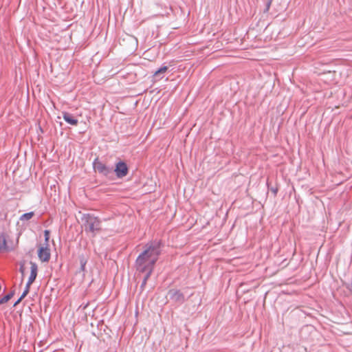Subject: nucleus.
Here are the masks:
<instances>
[{
    "instance_id": "nucleus-4",
    "label": "nucleus",
    "mask_w": 352,
    "mask_h": 352,
    "mask_svg": "<svg viewBox=\"0 0 352 352\" xmlns=\"http://www.w3.org/2000/svg\"><path fill=\"white\" fill-rule=\"evenodd\" d=\"M92 165L96 172L106 177H109L113 174V167L106 165L98 157L93 161Z\"/></svg>"
},
{
    "instance_id": "nucleus-21",
    "label": "nucleus",
    "mask_w": 352,
    "mask_h": 352,
    "mask_svg": "<svg viewBox=\"0 0 352 352\" xmlns=\"http://www.w3.org/2000/svg\"><path fill=\"white\" fill-rule=\"evenodd\" d=\"M349 290L352 292V280H351V284H350V285H349Z\"/></svg>"
},
{
    "instance_id": "nucleus-12",
    "label": "nucleus",
    "mask_w": 352,
    "mask_h": 352,
    "mask_svg": "<svg viewBox=\"0 0 352 352\" xmlns=\"http://www.w3.org/2000/svg\"><path fill=\"white\" fill-rule=\"evenodd\" d=\"M14 294V291H11L10 293L0 298V305L7 302L10 300Z\"/></svg>"
},
{
    "instance_id": "nucleus-2",
    "label": "nucleus",
    "mask_w": 352,
    "mask_h": 352,
    "mask_svg": "<svg viewBox=\"0 0 352 352\" xmlns=\"http://www.w3.org/2000/svg\"><path fill=\"white\" fill-rule=\"evenodd\" d=\"M146 253L147 251H143L136 258L135 267L140 273L153 272L155 263L149 258Z\"/></svg>"
},
{
    "instance_id": "nucleus-18",
    "label": "nucleus",
    "mask_w": 352,
    "mask_h": 352,
    "mask_svg": "<svg viewBox=\"0 0 352 352\" xmlns=\"http://www.w3.org/2000/svg\"><path fill=\"white\" fill-rule=\"evenodd\" d=\"M273 0H267L266 3L265 11L267 12L271 6Z\"/></svg>"
},
{
    "instance_id": "nucleus-22",
    "label": "nucleus",
    "mask_w": 352,
    "mask_h": 352,
    "mask_svg": "<svg viewBox=\"0 0 352 352\" xmlns=\"http://www.w3.org/2000/svg\"><path fill=\"white\" fill-rule=\"evenodd\" d=\"M20 271H21V273H23V266H21L20 267Z\"/></svg>"
},
{
    "instance_id": "nucleus-1",
    "label": "nucleus",
    "mask_w": 352,
    "mask_h": 352,
    "mask_svg": "<svg viewBox=\"0 0 352 352\" xmlns=\"http://www.w3.org/2000/svg\"><path fill=\"white\" fill-rule=\"evenodd\" d=\"M82 226L86 232H91L93 236L96 235V232L100 230L101 221L91 214H84L81 217Z\"/></svg>"
},
{
    "instance_id": "nucleus-19",
    "label": "nucleus",
    "mask_w": 352,
    "mask_h": 352,
    "mask_svg": "<svg viewBox=\"0 0 352 352\" xmlns=\"http://www.w3.org/2000/svg\"><path fill=\"white\" fill-rule=\"evenodd\" d=\"M24 298H22V296L21 295V296L18 298V300L14 303V307H16L18 304H19L21 302V301Z\"/></svg>"
},
{
    "instance_id": "nucleus-13",
    "label": "nucleus",
    "mask_w": 352,
    "mask_h": 352,
    "mask_svg": "<svg viewBox=\"0 0 352 352\" xmlns=\"http://www.w3.org/2000/svg\"><path fill=\"white\" fill-rule=\"evenodd\" d=\"M34 215V212H29L24 213L20 217V220L21 221H28V220L30 219Z\"/></svg>"
},
{
    "instance_id": "nucleus-15",
    "label": "nucleus",
    "mask_w": 352,
    "mask_h": 352,
    "mask_svg": "<svg viewBox=\"0 0 352 352\" xmlns=\"http://www.w3.org/2000/svg\"><path fill=\"white\" fill-rule=\"evenodd\" d=\"M168 70V67L166 65L162 66L157 71H155L153 74L155 77H158L161 74L166 72Z\"/></svg>"
},
{
    "instance_id": "nucleus-8",
    "label": "nucleus",
    "mask_w": 352,
    "mask_h": 352,
    "mask_svg": "<svg viewBox=\"0 0 352 352\" xmlns=\"http://www.w3.org/2000/svg\"><path fill=\"white\" fill-rule=\"evenodd\" d=\"M30 275L27 283H29V284H32L37 276L38 266L36 263L32 261L30 262Z\"/></svg>"
},
{
    "instance_id": "nucleus-20",
    "label": "nucleus",
    "mask_w": 352,
    "mask_h": 352,
    "mask_svg": "<svg viewBox=\"0 0 352 352\" xmlns=\"http://www.w3.org/2000/svg\"><path fill=\"white\" fill-rule=\"evenodd\" d=\"M270 190L274 193V195H276L278 192V188H271Z\"/></svg>"
},
{
    "instance_id": "nucleus-6",
    "label": "nucleus",
    "mask_w": 352,
    "mask_h": 352,
    "mask_svg": "<svg viewBox=\"0 0 352 352\" xmlns=\"http://www.w3.org/2000/svg\"><path fill=\"white\" fill-rule=\"evenodd\" d=\"M168 295L170 299L178 305L183 304L187 300L184 294L179 289H170Z\"/></svg>"
},
{
    "instance_id": "nucleus-10",
    "label": "nucleus",
    "mask_w": 352,
    "mask_h": 352,
    "mask_svg": "<svg viewBox=\"0 0 352 352\" xmlns=\"http://www.w3.org/2000/svg\"><path fill=\"white\" fill-rule=\"evenodd\" d=\"M79 261L80 264V271L85 272V266L87 263V258L84 254L79 255Z\"/></svg>"
},
{
    "instance_id": "nucleus-17",
    "label": "nucleus",
    "mask_w": 352,
    "mask_h": 352,
    "mask_svg": "<svg viewBox=\"0 0 352 352\" xmlns=\"http://www.w3.org/2000/svg\"><path fill=\"white\" fill-rule=\"evenodd\" d=\"M44 236H45V241L46 242H47L50 239V231L48 230H45L44 231Z\"/></svg>"
},
{
    "instance_id": "nucleus-11",
    "label": "nucleus",
    "mask_w": 352,
    "mask_h": 352,
    "mask_svg": "<svg viewBox=\"0 0 352 352\" xmlns=\"http://www.w3.org/2000/svg\"><path fill=\"white\" fill-rule=\"evenodd\" d=\"M3 250L10 251L6 245V237L3 234H0V252Z\"/></svg>"
},
{
    "instance_id": "nucleus-14",
    "label": "nucleus",
    "mask_w": 352,
    "mask_h": 352,
    "mask_svg": "<svg viewBox=\"0 0 352 352\" xmlns=\"http://www.w3.org/2000/svg\"><path fill=\"white\" fill-rule=\"evenodd\" d=\"M144 274H145V275L144 276V278L142 280V284L140 285V289H141L142 291L144 290V287L146 285V282H147L148 279L149 278V277L151 276L152 273L144 272Z\"/></svg>"
},
{
    "instance_id": "nucleus-16",
    "label": "nucleus",
    "mask_w": 352,
    "mask_h": 352,
    "mask_svg": "<svg viewBox=\"0 0 352 352\" xmlns=\"http://www.w3.org/2000/svg\"><path fill=\"white\" fill-rule=\"evenodd\" d=\"M31 285L32 284H29V283H26L25 289H24V291L23 292L22 294H21L22 298H25L27 296V294L29 293Z\"/></svg>"
},
{
    "instance_id": "nucleus-7",
    "label": "nucleus",
    "mask_w": 352,
    "mask_h": 352,
    "mask_svg": "<svg viewBox=\"0 0 352 352\" xmlns=\"http://www.w3.org/2000/svg\"><path fill=\"white\" fill-rule=\"evenodd\" d=\"M38 256L42 262H48L50 258V250L46 244L45 247H40L38 250Z\"/></svg>"
},
{
    "instance_id": "nucleus-3",
    "label": "nucleus",
    "mask_w": 352,
    "mask_h": 352,
    "mask_svg": "<svg viewBox=\"0 0 352 352\" xmlns=\"http://www.w3.org/2000/svg\"><path fill=\"white\" fill-rule=\"evenodd\" d=\"M144 251H147L146 254L149 258L156 263L159 256L161 254L162 242L161 241H153L146 243Z\"/></svg>"
},
{
    "instance_id": "nucleus-5",
    "label": "nucleus",
    "mask_w": 352,
    "mask_h": 352,
    "mask_svg": "<svg viewBox=\"0 0 352 352\" xmlns=\"http://www.w3.org/2000/svg\"><path fill=\"white\" fill-rule=\"evenodd\" d=\"M113 172L118 178H123L128 174L129 168L124 161H119L116 164L115 168H113Z\"/></svg>"
},
{
    "instance_id": "nucleus-9",
    "label": "nucleus",
    "mask_w": 352,
    "mask_h": 352,
    "mask_svg": "<svg viewBox=\"0 0 352 352\" xmlns=\"http://www.w3.org/2000/svg\"><path fill=\"white\" fill-rule=\"evenodd\" d=\"M63 118L67 123L72 126H76L78 123V120L73 115L68 112H63Z\"/></svg>"
}]
</instances>
